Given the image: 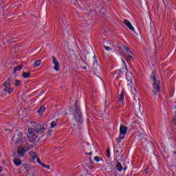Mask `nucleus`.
I'll use <instances>...</instances> for the list:
<instances>
[{"mask_svg": "<svg viewBox=\"0 0 176 176\" xmlns=\"http://www.w3.org/2000/svg\"><path fill=\"white\" fill-rule=\"evenodd\" d=\"M82 69H87V65H85V66H82Z\"/></svg>", "mask_w": 176, "mask_h": 176, "instance_id": "nucleus-30", "label": "nucleus"}, {"mask_svg": "<svg viewBox=\"0 0 176 176\" xmlns=\"http://www.w3.org/2000/svg\"><path fill=\"white\" fill-rule=\"evenodd\" d=\"M33 159H36V156L34 155V156L33 157Z\"/></svg>", "mask_w": 176, "mask_h": 176, "instance_id": "nucleus-36", "label": "nucleus"}, {"mask_svg": "<svg viewBox=\"0 0 176 176\" xmlns=\"http://www.w3.org/2000/svg\"><path fill=\"white\" fill-rule=\"evenodd\" d=\"M25 154V150H24V148L23 147H19L18 149V155L20 156H24Z\"/></svg>", "mask_w": 176, "mask_h": 176, "instance_id": "nucleus-14", "label": "nucleus"}, {"mask_svg": "<svg viewBox=\"0 0 176 176\" xmlns=\"http://www.w3.org/2000/svg\"><path fill=\"white\" fill-rule=\"evenodd\" d=\"M124 100V92L123 91H121L120 98L118 100V104H120V105H123Z\"/></svg>", "mask_w": 176, "mask_h": 176, "instance_id": "nucleus-12", "label": "nucleus"}, {"mask_svg": "<svg viewBox=\"0 0 176 176\" xmlns=\"http://www.w3.org/2000/svg\"><path fill=\"white\" fill-rule=\"evenodd\" d=\"M89 155H93V153L90 152L89 153Z\"/></svg>", "mask_w": 176, "mask_h": 176, "instance_id": "nucleus-37", "label": "nucleus"}, {"mask_svg": "<svg viewBox=\"0 0 176 176\" xmlns=\"http://www.w3.org/2000/svg\"><path fill=\"white\" fill-rule=\"evenodd\" d=\"M151 79L153 80V94L154 96H157V91H159L160 87H159V78H157L155 72L151 74Z\"/></svg>", "mask_w": 176, "mask_h": 176, "instance_id": "nucleus-2", "label": "nucleus"}, {"mask_svg": "<svg viewBox=\"0 0 176 176\" xmlns=\"http://www.w3.org/2000/svg\"><path fill=\"white\" fill-rule=\"evenodd\" d=\"M116 170H118V171H119L120 173H122V170H123L122 164H120V162H117L116 164Z\"/></svg>", "mask_w": 176, "mask_h": 176, "instance_id": "nucleus-15", "label": "nucleus"}, {"mask_svg": "<svg viewBox=\"0 0 176 176\" xmlns=\"http://www.w3.org/2000/svg\"><path fill=\"white\" fill-rule=\"evenodd\" d=\"M124 50H125V52H126L127 61H129V60H131V58H133L134 57V54H133V52H131V51L130 50V49H129L128 47L124 46Z\"/></svg>", "mask_w": 176, "mask_h": 176, "instance_id": "nucleus-8", "label": "nucleus"}, {"mask_svg": "<svg viewBox=\"0 0 176 176\" xmlns=\"http://www.w3.org/2000/svg\"><path fill=\"white\" fill-rule=\"evenodd\" d=\"M30 171H31V170H28V174H29L30 176H35V175L34 174V173L31 172V173H30Z\"/></svg>", "mask_w": 176, "mask_h": 176, "instance_id": "nucleus-28", "label": "nucleus"}, {"mask_svg": "<svg viewBox=\"0 0 176 176\" xmlns=\"http://www.w3.org/2000/svg\"><path fill=\"white\" fill-rule=\"evenodd\" d=\"M17 135L19 136L17 142L23 144V142H24V141H25V137L23 136V133L18 132Z\"/></svg>", "mask_w": 176, "mask_h": 176, "instance_id": "nucleus-11", "label": "nucleus"}, {"mask_svg": "<svg viewBox=\"0 0 176 176\" xmlns=\"http://www.w3.org/2000/svg\"><path fill=\"white\" fill-rule=\"evenodd\" d=\"M57 126V122L56 121H52L51 122V129H54Z\"/></svg>", "mask_w": 176, "mask_h": 176, "instance_id": "nucleus-23", "label": "nucleus"}, {"mask_svg": "<svg viewBox=\"0 0 176 176\" xmlns=\"http://www.w3.org/2000/svg\"><path fill=\"white\" fill-rule=\"evenodd\" d=\"M134 78V76H133V73L128 72L126 74V79L129 82L128 84V86H130V84L133 83V79Z\"/></svg>", "mask_w": 176, "mask_h": 176, "instance_id": "nucleus-9", "label": "nucleus"}, {"mask_svg": "<svg viewBox=\"0 0 176 176\" xmlns=\"http://www.w3.org/2000/svg\"><path fill=\"white\" fill-rule=\"evenodd\" d=\"M107 157H111V151L109 149L107 150Z\"/></svg>", "mask_w": 176, "mask_h": 176, "instance_id": "nucleus-26", "label": "nucleus"}, {"mask_svg": "<svg viewBox=\"0 0 176 176\" xmlns=\"http://www.w3.org/2000/svg\"><path fill=\"white\" fill-rule=\"evenodd\" d=\"M127 133V127L123 125H121L120 127V136L116 140V142H120V140H124V135Z\"/></svg>", "mask_w": 176, "mask_h": 176, "instance_id": "nucleus-5", "label": "nucleus"}, {"mask_svg": "<svg viewBox=\"0 0 176 176\" xmlns=\"http://www.w3.org/2000/svg\"><path fill=\"white\" fill-rule=\"evenodd\" d=\"M38 163H41V160H39V158H37Z\"/></svg>", "mask_w": 176, "mask_h": 176, "instance_id": "nucleus-33", "label": "nucleus"}, {"mask_svg": "<svg viewBox=\"0 0 176 176\" xmlns=\"http://www.w3.org/2000/svg\"><path fill=\"white\" fill-rule=\"evenodd\" d=\"M20 85H21L20 80H16L15 82H14V86H16L17 87L20 86Z\"/></svg>", "mask_w": 176, "mask_h": 176, "instance_id": "nucleus-24", "label": "nucleus"}, {"mask_svg": "<svg viewBox=\"0 0 176 176\" xmlns=\"http://www.w3.org/2000/svg\"><path fill=\"white\" fill-rule=\"evenodd\" d=\"M104 49H105V50H107V52H110V50H111V47H109L108 46H104Z\"/></svg>", "mask_w": 176, "mask_h": 176, "instance_id": "nucleus-27", "label": "nucleus"}, {"mask_svg": "<svg viewBox=\"0 0 176 176\" xmlns=\"http://www.w3.org/2000/svg\"><path fill=\"white\" fill-rule=\"evenodd\" d=\"M94 58H95V61L94 62V67L95 69L96 67H98V68H100V66L98 65V62H97V59H96V56H94Z\"/></svg>", "mask_w": 176, "mask_h": 176, "instance_id": "nucleus-22", "label": "nucleus"}, {"mask_svg": "<svg viewBox=\"0 0 176 176\" xmlns=\"http://www.w3.org/2000/svg\"><path fill=\"white\" fill-rule=\"evenodd\" d=\"M23 67H24V65H23V64H21V65L16 66L14 68V72H17V71H20V69H21V68H23Z\"/></svg>", "mask_w": 176, "mask_h": 176, "instance_id": "nucleus-20", "label": "nucleus"}, {"mask_svg": "<svg viewBox=\"0 0 176 176\" xmlns=\"http://www.w3.org/2000/svg\"><path fill=\"white\" fill-rule=\"evenodd\" d=\"M72 122L74 127H79V129H80V125L83 122V120L82 119V113H80V110L77 109L76 111V113L74 114Z\"/></svg>", "mask_w": 176, "mask_h": 176, "instance_id": "nucleus-1", "label": "nucleus"}, {"mask_svg": "<svg viewBox=\"0 0 176 176\" xmlns=\"http://www.w3.org/2000/svg\"><path fill=\"white\" fill-rule=\"evenodd\" d=\"M41 60L35 61L33 64V68H38V67L41 65Z\"/></svg>", "mask_w": 176, "mask_h": 176, "instance_id": "nucleus-18", "label": "nucleus"}, {"mask_svg": "<svg viewBox=\"0 0 176 176\" xmlns=\"http://www.w3.org/2000/svg\"><path fill=\"white\" fill-rule=\"evenodd\" d=\"M75 6L77 7V8H79L80 6L79 5V3H75Z\"/></svg>", "mask_w": 176, "mask_h": 176, "instance_id": "nucleus-31", "label": "nucleus"}, {"mask_svg": "<svg viewBox=\"0 0 176 176\" xmlns=\"http://www.w3.org/2000/svg\"><path fill=\"white\" fill-rule=\"evenodd\" d=\"M131 91L132 92V94H133L134 97H138V93L137 92L135 87H131Z\"/></svg>", "mask_w": 176, "mask_h": 176, "instance_id": "nucleus-16", "label": "nucleus"}, {"mask_svg": "<svg viewBox=\"0 0 176 176\" xmlns=\"http://www.w3.org/2000/svg\"><path fill=\"white\" fill-rule=\"evenodd\" d=\"M13 90L14 89L10 87V78H8L0 89L1 93L6 91L8 94H10Z\"/></svg>", "mask_w": 176, "mask_h": 176, "instance_id": "nucleus-3", "label": "nucleus"}, {"mask_svg": "<svg viewBox=\"0 0 176 176\" xmlns=\"http://www.w3.org/2000/svg\"><path fill=\"white\" fill-rule=\"evenodd\" d=\"M133 107L135 108V112L138 113L140 112L141 102L140 101V98L138 96H134Z\"/></svg>", "mask_w": 176, "mask_h": 176, "instance_id": "nucleus-6", "label": "nucleus"}, {"mask_svg": "<svg viewBox=\"0 0 176 176\" xmlns=\"http://www.w3.org/2000/svg\"><path fill=\"white\" fill-rule=\"evenodd\" d=\"M122 64L125 66L126 69H127V67L126 66V62H124V60L122 59Z\"/></svg>", "mask_w": 176, "mask_h": 176, "instance_id": "nucleus-29", "label": "nucleus"}, {"mask_svg": "<svg viewBox=\"0 0 176 176\" xmlns=\"http://www.w3.org/2000/svg\"><path fill=\"white\" fill-rule=\"evenodd\" d=\"M0 173H2V168L0 166Z\"/></svg>", "mask_w": 176, "mask_h": 176, "instance_id": "nucleus-34", "label": "nucleus"}, {"mask_svg": "<svg viewBox=\"0 0 176 176\" xmlns=\"http://www.w3.org/2000/svg\"><path fill=\"white\" fill-rule=\"evenodd\" d=\"M45 168H47V169L49 170V168H50V166H49V165H46V166H45Z\"/></svg>", "mask_w": 176, "mask_h": 176, "instance_id": "nucleus-32", "label": "nucleus"}, {"mask_svg": "<svg viewBox=\"0 0 176 176\" xmlns=\"http://www.w3.org/2000/svg\"><path fill=\"white\" fill-rule=\"evenodd\" d=\"M36 138L37 137L35 133H34V131H32V129H29L28 134V141H30V142H35V141H36Z\"/></svg>", "mask_w": 176, "mask_h": 176, "instance_id": "nucleus-7", "label": "nucleus"}, {"mask_svg": "<svg viewBox=\"0 0 176 176\" xmlns=\"http://www.w3.org/2000/svg\"><path fill=\"white\" fill-rule=\"evenodd\" d=\"M47 129V124H39L34 123V130L36 133H45Z\"/></svg>", "mask_w": 176, "mask_h": 176, "instance_id": "nucleus-4", "label": "nucleus"}, {"mask_svg": "<svg viewBox=\"0 0 176 176\" xmlns=\"http://www.w3.org/2000/svg\"><path fill=\"white\" fill-rule=\"evenodd\" d=\"M124 24H125L129 28V30H131V31L134 32V27H133V25H131V23H130V21H129L128 20H124Z\"/></svg>", "mask_w": 176, "mask_h": 176, "instance_id": "nucleus-13", "label": "nucleus"}, {"mask_svg": "<svg viewBox=\"0 0 176 176\" xmlns=\"http://www.w3.org/2000/svg\"><path fill=\"white\" fill-rule=\"evenodd\" d=\"M94 159L95 162H96L97 163H98L100 162V157H98V156H95Z\"/></svg>", "mask_w": 176, "mask_h": 176, "instance_id": "nucleus-25", "label": "nucleus"}, {"mask_svg": "<svg viewBox=\"0 0 176 176\" xmlns=\"http://www.w3.org/2000/svg\"><path fill=\"white\" fill-rule=\"evenodd\" d=\"M45 107L41 106L38 111V113H39V115H42L45 112Z\"/></svg>", "mask_w": 176, "mask_h": 176, "instance_id": "nucleus-19", "label": "nucleus"}, {"mask_svg": "<svg viewBox=\"0 0 176 176\" xmlns=\"http://www.w3.org/2000/svg\"><path fill=\"white\" fill-rule=\"evenodd\" d=\"M22 76L27 79V78H30L31 76V72H23Z\"/></svg>", "mask_w": 176, "mask_h": 176, "instance_id": "nucleus-17", "label": "nucleus"}, {"mask_svg": "<svg viewBox=\"0 0 176 176\" xmlns=\"http://www.w3.org/2000/svg\"><path fill=\"white\" fill-rule=\"evenodd\" d=\"M14 163L16 166H20L21 164V160L19 159H15Z\"/></svg>", "mask_w": 176, "mask_h": 176, "instance_id": "nucleus-21", "label": "nucleus"}, {"mask_svg": "<svg viewBox=\"0 0 176 176\" xmlns=\"http://www.w3.org/2000/svg\"><path fill=\"white\" fill-rule=\"evenodd\" d=\"M46 165H45V164H42V166L43 167H45Z\"/></svg>", "mask_w": 176, "mask_h": 176, "instance_id": "nucleus-35", "label": "nucleus"}, {"mask_svg": "<svg viewBox=\"0 0 176 176\" xmlns=\"http://www.w3.org/2000/svg\"><path fill=\"white\" fill-rule=\"evenodd\" d=\"M52 59H53L52 63L54 65V69H55V71H56V72L60 71V69H59L60 68V63H58V61H57V59L56 58V56H53Z\"/></svg>", "mask_w": 176, "mask_h": 176, "instance_id": "nucleus-10", "label": "nucleus"}]
</instances>
